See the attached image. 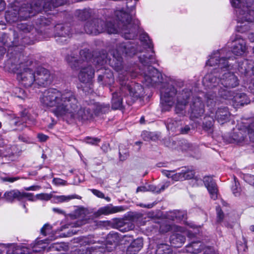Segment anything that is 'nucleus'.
<instances>
[{"label":"nucleus","mask_w":254,"mask_h":254,"mask_svg":"<svg viewBox=\"0 0 254 254\" xmlns=\"http://www.w3.org/2000/svg\"><path fill=\"white\" fill-rule=\"evenodd\" d=\"M137 51H141L140 48L127 41L118 44L115 50L112 52V58L106 61L117 72H119L118 78L120 85L119 91H115L112 94V107L113 109H120L123 106V97L127 104L130 105L135 100L140 98L143 95V89L141 85L138 83L128 82V74L132 78L137 76V71L134 72L132 69L128 71L124 69L123 65L122 55L131 57Z\"/></svg>","instance_id":"obj_1"},{"label":"nucleus","mask_w":254,"mask_h":254,"mask_svg":"<svg viewBox=\"0 0 254 254\" xmlns=\"http://www.w3.org/2000/svg\"><path fill=\"white\" fill-rule=\"evenodd\" d=\"M134 8L135 5L131 6L129 14L123 10L115 11L117 26L111 21L105 22L100 19H94L86 22L84 26L85 31L87 34L94 35L105 32L110 34L121 33L125 39H133L137 36L139 24L137 19L132 17V10Z\"/></svg>","instance_id":"obj_2"},{"label":"nucleus","mask_w":254,"mask_h":254,"mask_svg":"<svg viewBox=\"0 0 254 254\" xmlns=\"http://www.w3.org/2000/svg\"><path fill=\"white\" fill-rule=\"evenodd\" d=\"M40 101L44 107H54L53 113L58 118H73L78 109V100L72 93L62 92L56 88L46 90Z\"/></svg>","instance_id":"obj_3"},{"label":"nucleus","mask_w":254,"mask_h":254,"mask_svg":"<svg viewBox=\"0 0 254 254\" xmlns=\"http://www.w3.org/2000/svg\"><path fill=\"white\" fill-rule=\"evenodd\" d=\"M142 44L149 49H152L153 45L147 34L143 33L140 36ZM151 55L146 54L139 57V61L143 65L142 69H139L142 76V82L147 86H154L156 83L161 82L162 76L160 72L151 65L155 62L154 51L151 50Z\"/></svg>","instance_id":"obj_4"},{"label":"nucleus","mask_w":254,"mask_h":254,"mask_svg":"<svg viewBox=\"0 0 254 254\" xmlns=\"http://www.w3.org/2000/svg\"><path fill=\"white\" fill-rule=\"evenodd\" d=\"M229 52H226V49H222L214 52L206 62L210 66H216L212 73H208L203 78L202 83L206 89H213L220 87L219 78L220 72L225 71L230 67L227 59H230Z\"/></svg>","instance_id":"obj_5"},{"label":"nucleus","mask_w":254,"mask_h":254,"mask_svg":"<svg viewBox=\"0 0 254 254\" xmlns=\"http://www.w3.org/2000/svg\"><path fill=\"white\" fill-rule=\"evenodd\" d=\"M192 95L190 89L185 88L181 91L173 86L168 85L161 90V100L162 110L169 111L176 102L175 111L177 114L183 115L188 99Z\"/></svg>","instance_id":"obj_6"},{"label":"nucleus","mask_w":254,"mask_h":254,"mask_svg":"<svg viewBox=\"0 0 254 254\" xmlns=\"http://www.w3.org/2000/svg\"><path fill=\"white\" fill-rule=\"evenodd\" d=\"M26 60L23 54L17 53L10 57L5 65L12 71L17 72V78L22 85L29 87L35 83V70L30 67L32 62Z\"/></svg>","instance_id":"obj_7"},{"label":"nucleus","mask_w":254,"mask_h":254,"mask_svg":"<svg viewBox=\"0 0 254 254\" xmlns=\"http://www.w3.org/2000/svg\"><path fill=\"white\" fill-rule=\"evenodd\" d=\"M235 8L237 21V31L244 33L249 30L254 20V0H231Z\"/></svg>","instance_id":"obj_8"},{"label":"nucleus","mask_w":254,"mask_h":254,"mask_svg":"<svg viewBox=\"0 0 254 254\" xmlns=\"http://www.w3.org/2000/svg\"><path fill=\"white\" fill-rule=\"evenodd\" d=\"M17 29V32H13V41L11 40L7 34H1L4 45L9 48L8 53L10 51V48L16 47L19 45L31 44L34 40V37L30 34L34 30V27L31 25L25 23H18Z\"/></svg>","instance_id":"obj_9"},{"label":"nucleus","mask_w":254,"mask_h":254,"mask_svg":"<svg viewBox=\"0 0 254 254\" xmlns=\"http://www.w3.org/2000/svg\"><path fill=\"white\" fill-rule=\"evenodd\" d=\"M226 52L230 53V54H228L230 59H227L226 60L228 62L230 66L225 71L222 72H220V74H222V77L220 79L221 84L226 88H234L239 84V81L237 77L233 72L229 71L233 67L232 64L230 63V61L233 60V59L230 56L231 55L230 51L226 50Z\"/></svg>","instance_id":"obj_10"},{"label":"nucleus","mask_w":254,"mask_h":254,"mask_svg":"<svg viewBox=\"0 0 254 254\" xmlns=\"http://www.w3.org/2000/svg\"><path fill=\"white\" fill-rule=\"evenodd\" d=\"M131 240L132 238L130 236L124 235L121 237L118 233L112 232L107 235L106 243L103 245L106 247L107 252H112L121 242H129Z\"/></svg>","instance_id":"obj_11"},{"label":"nucleus","mask_w":254,"mask_h":254,"mask_svg":"<svg viewBox=\"0 0 254 254\" xmlns=\"http://www.w3.org/2000/svg\"><path fill=\"white\" fill-rule=\"evenodd\" d=\"M230 40L233 44L232 51L234 55L242 56L246 53L248 49L246 42L241 35L238 34L233 35Z\"/></svg>","instance_id":"obj_12"},{"label":"nucleus","mask_w":254,"mask_h":254,"mask_svg":"<svg viewBox=\"0 0 254 254\" xmlns=\"http://www.w3.org/2000/svg\"><path fill=\"white\" fill-rule=\"evenodd\" d=\"M190 118H198L204 112V105L199 97H193L190 104Z\"/></svg>","instance_id":"obj_13"},{"label":"nucleus","mask_w":254,"mask_h":254,"mask_svg":"<svg viewBox=\"0 0 254 254\" xmlns=\"http://www.w3.org/2000/svg\"><path fill=\"white\" fill-rule=\"evenodd\" d=\"M51 81V76L48 70L39 67L35 71V84L40 86H46L50 84Z\"/></svg>","instance_id":"obj_14"},{"label":"nucleus","mask_w":254,"mask_h":254,"mask_svg":"<svg viewBox=\"0 0 254 254\" xmlns=\"http://www.w3.org/2000/svg\"><path fill=\"white\" fill-rule=\"evenodd\" d=\"M55 38L56 41L61 44L66 43L71 35L70 29L68 26L59 24L56 26Z\"/></svg>","instance_id":"obj_15"},{"label":"nucleus","mask_w":254,"mask_h":254,"mask_svg":"<svg viewBox=\"0 0 254 254\" xmlns=\"http://www.w3.org/2000/svg\"><path fill=\"white\" fill-rule=\"evenodd\" d=\"M203 182L207 188L211 198L214 200L216 199L218 190L217 185L213 179L208 176L205 177L203 178Z\"/></svg>","instance_id":"obj_16"},{"label":"nucleus","mask_w":254,"mask_h":254,"mask_svg":"<svg viewBox=\"0 0 254 254\" xmlns=\"http://www.w3.org/2000/svg\"><path fill=\"white\" fill-rule=\"evenodd\" d=\"M252 64L248 60H242L238 62L237 70L239 72L245 76H249L252 75Z\"/></svg>","instance_id":"obj_17"},{"label":"nucleus","mask_w":254,"mask_h":254,"mask_svg":"<svg viewBox=\"0 0 254 254\" xmlns=\"http://www.w3.org/2000/svg\"><path fill=\"white\" fill-rule=\"evenodd\" d=\"M123 209L121 206H114L112 204L100 207L97 211L94 213L95 217H98L101 215H107L122 211Z\"/></svg>","instance_id":"obj_18"},{"label":"nucleus","mask_w":254,"mask_h":254,"mask_svg":"<svg viewBox=\"0 0 254 254\" xmlns=\"http://www.w3.org/2000/svg\"><path fill=\"white\" fill-rule=\"evenodd\" d=\"M250 100L246 94L235 92L231 104H232L235 108H238L245 104H248Z\"/></svg>","instance_id":"obj_19"},{"label":"nucleus","mask_w":254,"mask_h":254,"mask_svg":"<svg viewBox=\"0 0 254 254\" xmlns=\"http://www.w3.org/2000/svg\"><path fill=\"white\" fill-rule=\"evenodd\" d=\"M207 248H211V247H204L202 243L200 241L193 242L187 245L186 247V250L187 253L197 254L199 253L202 250L205 251ZM204 252H203V253Z\"/></svg>","instance_id":"obj_20"},{"label":"nucleus","mask_w":254,"mask_h":254,"mask_svg":"<svg viewBox=\"0 0 254 254\" xmlns=\"http://www.w3.org/2000/svg\"><path fill=\"white\" fill-rule=\"evenodd\" d=\"M230 113L228 108H218L215 114V118L220 124H223L229 120Z\"/></svg>","instance_id":"obj_21"},{"label":"nucleus","mask_w":254,"mask_h":254,"mask_svg":"<svg viewBox=\"0 0 254 254\" xmlns=\"http://www.w3.org/2000/svg\"><path fill=\"white\" fill-rule=\"evenodd\" d=\"M142 238H137L131 242L127 250V254H136L143 247Z\"/></svg>","instance_id":"obj_22"},{"label":"nucleus","mask_w":254,"mask_h":254,"mask_svg":"<svg viewBox=\"0 0 254 254\" xmlns=\"http://www.w3.org/2000/svg\"><path fill=\"white\" fill-rule=\"evenodd\" d=\"M171 244L176 248L181 247L186 241V237L180 233H174L170 238Z\"/></svg>","instance_id":"obj_23"},{"label":"nucleus","mask_w":254,"mask_h":254,"mask_svg":"<svg viewBox=\"0 0 254 254\" xmlns=\"http://www.w3.org/2000/svg\"><path fill=\"white\" fill-rule=\"evenodd\" d=\"M4 197L5 199L8 201L12 202L15 200H21V192L18 190H12L6 191L4 194Z\"/></svg>","instance_id":"obj_24"},{"label":"nucleus","mask_w":254,"mask_h":254,"mask_svg":"<svg viewBox=\"0 0 254 254\" xmlns=\"http://www.w3.org/2000/svg\"><path fill=\"white\" fill-rule=\"evenodd\" d=\"M205 98L207 106L210 107V109L213 108L220 102H222L216 97L215 92H207L205 95Z\"/></svg>","instance_id":"obj_25"},{"label":"nucleus","mask_w":254,"mask_h":254,"mask_svg":"<svg viewBox=\"0 0 254 254\" xmlns=\"http://www.w3.org/2000/svg\"><path fill=\"white\" fill-rule=\"evenodd\" d=\"M214 121L212 117L206 116L204 118L202 127L204 130L211 133L213 131Z\"/></svg>","instance_id":"obj_26"},{"label":"nucleus","mask_w":254,"mask_h":254,"mask_svg":"<svg viewBox=\"0 0 254 254\" xmlns=\"http://www.w3.org/2000/svg\"><path fill=\"white\" fill-rule=\"evenodd\" d=\"M80 225L89 223L92 220V212L88 209L80 207Z\"/></svg>","instance_id":"obj_27"},{"label":"nucleus","mask_w":254,"mask_h":254,"mask_svg":"<svg viewBox=\"0 0 254 254\" xmlns=\"http://www.w3.org/2000/svg\"><path fill=\"white\" fill-rule=\"evenodd\" d=\"M181 125V121L175 120L172 118H169L166 121L167 128L175 134H176L180 126Z\"/></svg>","instance_id":"obj_28"},{"label":"nucleus","mask_w":254,"mask_h":254,"mask_svg":"<svg viewBox=\"0 0 254 254\" xmlns=\"http://www.w3.org/2000/svg\"><path fill=\"white\" fill-rule=\"evenodd\" d=\"M92 109L96 116H100L108 113L110 110V106L109 104L97 103L94 105Z\"/></svg>","instance_id":"obj_29"},{"label":"nucleus","mask_w":254,"mask_h":254,"mask_svg":"<svg viewBox=\"0 0 254 254\" xmlns=\"http://www.w3.org/2000/svg\"><path fill=\"white\" fill-rule=\"evenodd\" d=\"M218 95L222 99L227 100L229 103L231 104L235 92L226 89H223L221 87H220V88H218Z\"/></svg>","instance_id":"obj_30"},{"label":"nucleus","mask_w":254,"mask_h":254,"mask_svg":"<svg viewBox=\"0 0 254 254\" xmlns=\"http://www.w3.org/2000/svg\"><path fill=\"white\" fill-rule=\"evenodd\" d=\"M173 230L180 231V228L170 224L167 221L162 222L160 225L159 232L161 234H165Z\"/></svg>","instance_id":"obj_31"},{"label":"nucleus","mask_w":254,"mask_h":254,"mask_svg":"<svg viewBox=\"0 0 254 254\" xmlns=\"http://www.w3.org/2000/svg\"><path fill=\"white\" fill-rule=\"evenodd\" d=\"M66 60L72 69L73 70L79 69V64L77 55L75 56L74 54H71L67 57Z\"/></svg>","instance_id":"obj_32"},{"label":"nucleus","mask_w":254,"mask_h":254,"mask_svg":"<svg viewBox=\"0 0 254 254\" xmlns=\"http://www.w3.org/2000/svg\"><path fill=\"white\" fill-rule=\"evenodd\" d=\"M118 229L122 232H127L134 228L133 224L131 222L119 221L117 223Z\"/></svg>","instance_id":"obj_33"},{"label":"nucleus","mask_w":254,"mask_h":254,"mask_svg":"<svg viewBox=\"0 0 254 254\" xmlns=\"http://www.w3.org/2000/svg\"><path fill=\"white\" fill-rule=\"evenodd\" d=\"M142 139L146 141L150 140L156 141L159 138V135L156 132H150L146 130L142 131L141 133Z\"/></svg>","instance_id":"obj_34"},{"label":"nucleus","mask_w":254,"mask_h":254,"mask_svg":"<svg viewBox=\"0 0 254 254\" xmlns=\"http://www.w3.org/2000/svg\"><path fill=\"white\" fill-rule=\"evenodd\" d=\"M186 215L187 214L185 211L174 210V211L170 212L169 214H168V217L172 220H181L186 217Z\"/></svg>","instance_id":"obj_35"},{"label":"nucleus","mask_w":254,"mask_h":254,"mask_svg":"<svg viewBox=\"0 0 254 254\" xmlns=\"http://www.w3.org/2000/svg\"><path fill=\"white\" fill-rule=\"evenodd\" d=\"M171 247L166 244H160L157 246L156 254H171Z\"/></svg>","instance_id":"obj_36"},{"label":"nucleus","mask_w":254,"mask_h":254,"mask_svg":"<svg viewBox=\"0 0 254 254\" xmlns=\"http://www.w3.org/2000/svg\"><path fill=\"white\" fill-rule=\"evenodd\" d=\"M92 107L89 106L84 108L83 110H80V117L83 120H88L91 119L93 117Z\"/></svg>","instance_id":"obj_37"},{"label":"nucleus","mask_w":254,"mask_h":254,"mask_svg":"<svg viewBox=\"0 0 254 254\" xmlns=\"http://www.w3.org/2000/svg\"><path fill=\"white\" fill-rule=\"evenodd\" d=\"M93 74L91 67H88L83 70H80V81L86 82L88 81Z\"/></svg>","instance_id":"obj_38"},{"label":"nucleus","mask_w":254,"mask_h":254,"mask_svg":"<svg viewBox=\"0 0 254 254\" xmlns=\"http://www.w3.org/2000/svg\"><path fill=\"white\" fill-rule=\"evenodd\" d=\"M55 197L58 202L62 203L68 202L73 199L78 198V196L76 194H71L68 195H57Z\"/></svg>","instance_id":"obj_39"},{"label":"nucleus","mask_w":254,"mask_h":254,"mask_svg":"<svg viewBox=\"0 0 254 254\" xmlns=\"http://www.w3.org/2000/svg\"><path fill=\"white\" fill-rule=\"evenodd\" d=\"M68 246L64 243H56L51 245L49 247V251H65L67 250Z\"/></svg>","instance_id":"obj_40"},{"label":"nucleus","mask_w":254,"mask_h":254,"mask_svg":"<svg viewBox=\"0 0 254 254\" xmlns=\"http://www.w3.org/2000/svg\"><path fill=\"white\" fill-rule=\"evenodd\" d=\"M178 145L180 146V149L182 151H188L191 150L192 148L191 145L189 143L187 140H182L178 141Z\"/></svg>","instance_id":"obj_41"},{"label":"nucleus","mask_w":254,"mask_h":254,"mask_svg":"<svg viewBox=\"0 0 254 254\" xmlns=\"http://www.w3.org/2000/svg\"><path fill=\"white\" fill-rule=\"evenodd\" d=\"M182 173L183 180L193 179L194 176V172L192 170H183Z\"/></svg>","instance_id":"obj_42"},{"label":"nucleus","mask_w":254,"mask_h":254,"mask_svg":"<svg viewBox=\"0 0 254 254\" xmlns=\"http://www.w3.org/2000/svg\"><path fill=\"white\" fill-rule=\"evenodd\" d=\"M156 187L153 185H148L146 186L138 187L136 189V192L141 191L145 192L147 191H151L154 192L155 191Z\"/></svg>","instance_id":"obj_43"},{"label":"nucleus","mask_w":254,"mask_h":254,"mask_svg":"<svg viewBox=\"0 0 254 254\" xmlns=\"http://www.w3.org/2000/svg\"><path fill=\"white\" fill-rule=\"evenodd\" d=\"M190 130V128L189 125H186L184 127H182L181 125V126H180L179 128V130L177 131L176 135H178L180 134H187L189 133Z\"/></svg>","instance_id":"obj_44"},{"label":"nucleus","mask_w":254,"mask_h":254,"mask_svg":"<svg viewBox=\"0 0 254 254\" xmlns=\"http://www.w3.org/2000/svg\"><path fill=\"white\" fill-rule=\"evenodd\" d=\"M52 231V226L48 224H46L41 229V233L42 235L46 236L49 234Z\"/></svg>","instance_id":"obj_45"},{"label":"nucleus","mask_w":254,"mask_h":254,"mask_svg":"<svg viewBox=\"0 0 254 254\" xmlns=\"http://www.w3.org/2000/svg\"><path fill=\"white\" fill-rule=\"evenodd\" d=\"M95 243V241L93 240L91 236H90V237H82V238H80V244L86 245Z\"/></svg>","instance_id":"obj_46"},{"label":"nucleus","mask_w":254,"mask_h":254,"mask_svg":"<svg viewBox=\"0 0 254 254\" xmlns=\"http://www.w3.org/2000/svg\"><path fill=\"white\" fill-rule=\"evenodd\" d=\"M216 210L217 213V222L218 223H220L224 219V214L220 207H217Z\"/></svg>","instance_id":"obj_47"},{"label":"nucleus","mask_w":254,"mask_h":254,"mask_svg":"<svg viewBox=\"0 0 254 254\" xmlns=\"http://www.w3.org/2000/svg\"><path fill=\"white\" fill-rule=\"evenodd\" d=\"M94 223L98 228H103L109 226L110 222L109 221H95Z\"/></svg>","instance_id":"obj_48"},{"label":"nucleus","mask_w":254,"mask_h":254,"mask_svg":"<svg viewBox=\"0 0 254 254\" xmlns=\"http://www.w3.org/2000/svg\"><path fill=\"white\" fill-rule=\"evenodd\" d=\"M243 241L244 242V244H242V242H238L237 243V249L238 251H246L248 248L246 244V241L245 238L243 239Z\"/></svg>","instance_id":"obj_49"},{"label":"nucleus","mask_w":254,"mask_h":254,"mask_svg":"<svg viewBox=\"0 0 254 254\" xmlns=\"http://www.w3.org/2000/svg\"><path fill=\"white\" fill-rule=\"evenodd\" d=\"M85 141L87 143L91 144L93 145H97L99 142H100V139L97 137L92 138L90 137H87L85 139Z\"/></svg>","instance_id":"obj_50"},{"label":"nucleus","mask_w":254,"mask_h":254,"mask_svg":"<svg viewBox=\"0 0 254 254\" xmlns=\"http://www.w3.org/2000/svg\"><path fill=\"white\" fill-rule=\"evenodd\" d=\"M244 180L254 187V175L250 174H246L244 176Z\"/></svg>","instance_id":"obj_51"},{"label":"nucleus","mask_w":254,"mask_h":254,"mask_svg":"<svg viewBox=\"0 0 254 254\" xmlns=\"http://www.w3.org/2000/svg\"><path fill=\"white\" fill-rule=\"evenodd\" d=\"M25 197L27 198V199L30 201L36 200L35 196L33 195V193L21 192V199Z\"/></svg>","instance_id":"obj_52"},{"label":"nucleus","mask_w":254,"mask_h":254,"mask_svg":"<svg viewBox=\"0 0 254 254\" xmlns=\"http://www.w3.org/2000/svg\"><path fill=\"white\" fill-rule=\"evenodd\" d=\"M36 199L48 200L51 198V195L47 193L37 194L35 196Z\"/></svg>","instance_id":"obj_53"},{"label":"nucleus","mask_w":254,"mask_h":254,"mask_svg":"<svg viewBox=\"0 0 254 254\" xmlns=\"http://www.w3.org/2000/svg\"><path fill=\"white\" fill-rule=\"evenodd\" d=\"M21 117L23 119V121L26 122L28 120H32V119L31 118L29 112L27 110H24L21 112Z\"/></svg>","instance_id":"obj_54"},{"label":"nucleus","mask_w":254,"mask_h":254,"mask_svg":"<svg viewBox=\"0 0 254 254\" xmlns=\"http://www.w3.org/2000/svg\"><path fill=\"white\" fill-rule=\"evenodd\" d=\"M80 18L82 19L86 20L90 17L91 12L90 9H84L82 12H80Z\"/></svg>","instance_id":"obj_55"},{"label":"nucleus","mask_w":254,"mask_h":254,"mask_svg":"<svg viewBox=\"0 0 254 254\" xmlns=\"http://www.w3.org/2000/svg\"><path fill=\"white\" fill-rule=\"evenodd\" d=\"M53 182L55 185L58 186H65L67 185V183L66 181L62 180L60 178L54 179Z\"/></svg>","instance_id":"obj_56"},{"label":"nucleus","mask_w":254,"mask_h":254,"mask_svg":"<svg viewBox=\"0 0 254 254\" xmlns=\"http://www.w3.org/2000/svg\"><path fill=\"white\" fill-rule=\"evenodd\" d=\"M182 177V173L181 172L179 173H176L175 174L172 175L171 178L173 180L175 181H183Z\"/></svg>","instance_id":"obj_57"},{"label":"nucleus","mask_w":254,"mask_h":254,"mask_svg":"<svg viewBox=\"0 0 254 254\" xmlns=\"http://www.w3.org/2000/svg\"><path fill=\"white\" fill-rule=\"evenodd\" d=\"M170 185L169 183L166 182L163 184L160 188H157L156 187L155 191H154V192L156 193H160L161 191L164 190L166 188H167Z\"/></svg>","instance_id":"obj_58"},{"label":"nucleus","mask_w":254,"mask_h":254,"mask_svg":"<svg viewBox=\"0 0 254 254\" xmlns=\"http://www.w3.org/2000/svg\"><path fill=\"white\" fill-rule=\"evenodd\" d=\"M69 216L71 219L77 218L79 216V208H76L74 212L69 214Z\"/></svg>","instance_id":"obj_59"},{"label":"nucleus","mask_w":254,"mask_h":254,"mask_svg":"<svg viewBox=\"0 0 254 254\" xmlns=\"http://www.w3.org/2000/svg\"><path fill=\"white\" fill-rule=\"evenodd\" d=\"M91 191L92 192L97 196V197L101 198H104V194L103 193H102L101 191H99V190H95V189H92L91 190Z\"/></svg>","instance_id":"obj_60"},{"label":"nucleus","mask_w":254,"mask_h":254,"mask_svg":"<svg viewBox=\"0 0 254 254\" xmlns=\"http://www.w3.org/2000/svg\"><path fill=\"white\" fill-rule=\"evenodd\" d=\"M19 179V178L18 177L1 178V180L3 182H9L10 183L14 182V181H17Z\"/></svg>","instance_id":"obj_61"},{"label":"nucleus","mask_w":254,"mask_h":254,"mask_svg":"<svg viewBox=\"0 0 254 254\" xmlns=\"http://www.w3.org/2000/svg\"><path fill=\"white\" fill-rule=\"evenodd\" d=\"M8 245L0 244V254L7 252V246Z\"/></svg>","instance_id":"obj_62"},{"label":"nucleus","mask_w":254,"mask_h":254,"mask_svg":"<svg viewBox=\"0 0 254 254\" xmlns=\"http://www.w3.org/2000/svg\"><path fill=\"white\" fill-rule=\"evenodd\" d=\"M204 254H217L213 248H207L205 249Z\"/></svg>","instance_id":"obj_63"},{"label":"nucleus","mask_w":254,"mask_h":254,"mask_svg":"<svg viewBox=\"0 0 254 254\" xmlns=\"http://www.w3.org/2000/svg\"><path fill=\"white\" fill-rule=\"evenodd\" d=\"M249 88L251 92L254 94V80H252L249 84Z\"/></svg>","instance_id":"obj_64"}]
</instances>
